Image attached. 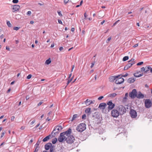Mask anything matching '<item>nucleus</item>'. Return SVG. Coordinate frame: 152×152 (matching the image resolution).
Wrapping results in <instances>:
<instances>
[{
  "instance_id": "6ab92c4d",
  "label": "nucleus",
  "mask_w": 152,
  "mask_h": 152,
  "mask_svg": "<svg viewBox=\"0 0 152 152\" xmlns=\"http://www.w3.org/2000/svg\"><path fill=\"white\" fill-rule=\"evenodd\" d=\"M136 97L139 99H142L144 97V95L139 91L138 92V94H137Z\"/></svg>"
},
{
  "instance_id": "49530a36",
  "label": "nucleus",
  "mask_w": 152,
  "mask_h": 152,
  "mask_svg": "<svg viewBox=\"0 0 152 152\" xmlns=\"http://www.w3.org/2000/svg\"><path fill=\"white\" fill-rule=\"evenodd\" d=\"M103 98V96H100L99 97H98V100H101Z\"/></svg>"
},
{
  "instance_id": "3c124183",
  "label": "nucleus",
  "mask_w": 152,
  "mask_h": 152,
  "mask_svg": "<svg viewBox=\"0 0 152 152\" xmlns=\"http://www.w3.org/2000/svg\"><path fill=\"white\" fill-rule=\"evenodd\" d=\"M84 17H85V19H86V17H87V15L86 14V13L85 12L84 13Z\"/></svg>"
},
{
  "instance_id": "c85d7f7f",
  "label": "nucleus",
  "mask_w": 152,
  "mask_h": 152,
  "mask_svg": "<svg viewBox=\"0 0 152 152\" xmlns=\"http://www.w3.org/2000/svg\"><path fill=\"white\" fill-rule=\"evenodd\" d=\"M57 141V139L56 138H55L52 140V143L53 144H55Z\"/></svg>"
},
{
  "instance_id": "473e14b6",
  "label": "nucleus",
  "mask_w": 152,
  "mask_h": 152,
  "mask_svg": "<svg viewBox=\"0 0 152 152\" xmlns=\"http://www.w3.org/2000/svg\"><path fill=\"white\" fill-rule=\"evenodd\" d=\"M7 24L9 27H11L12 26V24L10 23V21H7Z\"/></svg>"
},
{
  "instance_id": "c756f323",
  "label": "nucleus",
  "mask_w": 152,
  "mask_h": 152,
  "mask_svg": "<svg viewBox=\"0 0 152 152\" xmlns=\"http://www.w3.org/2000/svg\"><path fill=\"white\" fill-rule=\"evenodd\" d=\"M78 116L77 114H75L74 115H73V117H72L71 121H72L74 120H75V119L76 118H77Z\"/></svg>"
},
{
  "instance_id": "f03ea898",
  "label": "nucleus",
  "mask_w": 152,
  "mask_h": 152,
  "mask_svg": "<svg viewBox=\"0 0 152 152\" xmlns=\"http://www.w3.org/2000/svg\"><path fill=\"white\" fill-rule=\"evenodd\" d=\"M116 108L118 110L119 115H122L126 112V109L123 105H120L118 106Z\"/></svg>"
},
{
  "instance_id": "0e129e2a",
  "label": "nucleus",
  "mask_w": 152,
  "mask_h": 152,
  "mask_svg": "<svg viewBox=\"0 0 152 152\" xmlns=\"http://www.w3.org/2000/svg\"><path fill=\"white\" fill-rule=\"evenodd\" d=\"M54 44L53 43V44H52L51 45V46L50 47L51 48H53L54 47Z\"/></svg>"
},
{
  "instance_id": "4c0bfd02",
  "label": "nucleus",
  "mask_w": 152,
  "mask_h": 152,
  "mask_svg": "<svg viewBox=\"0 0 152 152\" xmlns=\"http://www.w3.org/2000/svg\"><path fill=\"white\" fill-rule=\"evenodd\" d=\"M57 12L58 14V15L60 16L61 17L62 16V14L61 13V12L60 11H58Z\"/></svg>"
},
{
  "instance_id": "13d9d810",
  "label": "nucleus",
  "mask_w": 152,
  "mask_h": 152,
  "mask_svg": "<svg viewBox=\"0 0 152 152\" xmlns=\"http://www.w3.org/2000/svg\"><path fill=\"white\" fill-rule=\"evenodd\" d=\"M74 67H75V65H72V66L71 70V72H72L73 69L74 68Z\"/></svg>"
},
{
  "instance_id": "0eeeda50",
  "label": "nucleus",
  "mask_w": 152,
  "mask_h": 152,
  "mask_svg": "<svg viewBox=\"0 0 152 152\" xmlns=\"http://www.w3.org/2000/svg\"><path fill=\"white\" fill-rule=\"evenodd\" d=\"M72 132V130L71 129L69 128L68 130L65 132H63L61 133V136L66 135L67 137L71 135L70 134Z\"/></svg>"
},
{
  "instance_id": "37998d69",
  "label": "nucleus",
  "mask_w": 152,
  "mask_h": 152,
  "mask_svg": "<svg viewBox=\"0 0 152 152\" xmlns=\"http://www.w3.org/2000/svg\"><path fill=\"white\" fill-rule=\"evenodd\" d=\"M86 115L85 114H84L82 116V119L84 120L86 119Z\"/></svg>"
},
{
  "instance_id": "774afa93",
  "label": "nucleus",
  "mask_w": 152,
  "mask_h": 152,
  "mask_svg": "<svg viewBox=\"0 0 152 152\" xmlns=\"http://www.w3.org/2000/svg\"><path fill=\"white\" fill-rule=\"evenodd\" d=\"M63 49V47H60L59 48V50L60 51H61Z\"/></svg>"
},
{
  "instance_id": "e433bc0d",
  "label": "nucleus",
  "mask_w": 152,
  "mask_h": 152,
  "mask_svg": "<svg viewBox=\"0 0 152 152\" xmlns=\"http://www.w3.org/2000/svg\"><path fill=\"white\" fill-rule=\"evenodd\" d=\"M145 67L144 68V67H142L141 68V72H145Z\"/></svg>"
},
{
  "instance_id": "f8f14e48",
  "label": "nucleus",
  "mask_w": 152,
  "mask_h": 152,
  "mask_svg": "<svg viewBox=\"0 0 152 152\" xmlns=\"http://www.w3.org/2000/svg\"><path fill=\"white\" fill-rule=\"evenodd\" d=\"M135 63V61L126 64L124 67V70H126L130 67L132 66Z\"/></svg>"
},
{
  "instance_id": "ea45409f",
  "label": "nucleus",
  "mask_w": 152,
  "mask_h": 152,
  "mask_svg": "<svg viewBox=\"0 0 152 152\" xmlns=\"http://www.w3.org/2000/svg\"><path fill=\"white\" fill-rule=\"evenodd\" d=\"M32 77V75L31 74L29 75L26 77V78L28 79H30Z\"/></svg>"
},
{
  "instance_id": "412c9836",
  "label": "nucleus",
  "mask_w": 152,
  "mask_h": 152,
  "mask_svg": "<svg viewBox=\"0 0 152 152\" xmlns=\"http://www.w3.org/2000/svg\"><path fill=\"white\" fill-rule=\"evenodd\" d=\"M135 79L134 78H130L128 79L127 82L129 83H133L135 81Z\"/></svg>"
},
{
  "instance_id": "423d86ee",
  "label": "nucleus",
  "mask_w": 152,
  "mask_h": 152,
  "mask_svg": "<svg viewBox=\"0 0 152 152\" xmlns=\"http://www.w3.org/2000/svg\"><path fill=\"white\" fill-rule=\"evenodd\" d=\"M137 92L136 89L132 90V91L129 93V96L132 99H134L136 97Z\"/></svg>"
},
{
  "instance_id": "79ce46f5",
  "label": "nucleus",
  "mask_w": 152,
  "mask_h": 152,
  "mask_svg": "<svg viewBox=\"0 0 152 152\" xmlns=\"http://www.w3.org/2000/svg\"><path fill=\"white\" fill-rule=\"evenodd\" d=\"M31 11H29L27 12L26 14L28 16H30L31 14Z\"/></svg>"
},
{
  "instance_id": "72a5a7b5",
  "label": "nucleus",
  "mask_w": 152,
  "mask_h": 152,
  "mask_svg": "<svg viewBox=\"0 0 152 152\" xmlns=\"http://www.w3.org/2000/svg\"><path fill=\"white\" fill-rule=\"evenodd\" d=\"M120 75H120V76H121L122 77H125L127 76H128L129 75V74L128 73H126L124 75H122V74H121Z\"/></svg>"
},
{
  "instance_id": "2f4dec72",
  "label": "nucleus",
  "mask_w": 152,
  "mask_h": 152,
  "mask_svg": "<svg viewBox=\"0 0 152 152\" xmlns=\"http://www.w3.org/2000/svg\"><path fill=\"white\" fill-rule=\"evenodd\" d=\"M35 149L34 152H37L38 151L39 147V146H35Z\"/></svg>"
},
{
  "instance_id": "39448f33",
  "label": "nucleus",
  "mask_w": 152,
  "mask_h": 152,
  "mask_svg": "<svg viewBox=\"0 0 152 152\" xmlns=\"http://www.w3.org/2000/svg\"><path fill=\"white\" fill-rule=\"evenodd\" d=\"M111 114L112 116L114 118H117L120 115L116 107L112 110Z\"/></svg>"
},
{
  "instance_id": "09e8293b",
  "label": "nucleus",
  "mask_w": 152,
  "mask_h": 152,
  "mask_svg": "<svg viewBox=\"0 0 152 152\" xmlns=\"http://www.w3.org/2000/svg\"><path fill=\"white\" fill-rule=\"evenodd\" d=\"M69 0H64V3L66 4L69 1Z\"/></svg>"
},
{
  "instance_id": "bb28decb",
  "label": "nucleus",
  "mask_w": 152,
  "mask_h": 152,
  "mask_svg": "<svg viewBox=\"0 0 152 152\" xmlns=\"http://www.w3.org/2000/svg\"><path fill=\"white\" fill-rule=\"evenodd\" d=\"M55 146L52 145L51 146L50 148V152H52L55 150Z\"/></svg>"
},
{
  "instance_id": "69168bd1",
  "label": "nucleus",
  "mask_w": 152,
  "mask_h": 152,
  "mask_svg": "<svg viewBox=\"0 0 152 152\" xmlns=\"http://www.w3.org/2000/svg\"><path fill=\"white\" fill-rule=\"evenodd\" d=\"M29 99V97L28 96H27L26 97V100H28Z\"/></svg>"
},
{
  "instance_id": "cd10ccee",
  "label": "nucleus",
  "mask_w": 152,
  "mask_h": 152,
  "mask_svg": "<svg viewBox=\"0 0 152 152\" xmlns=\"http://www.w3.org/2000/svg\"><path fill=\"white\" fill-rule=\"evenodd\" d=\"M51 62V61L50 58L47 60L45 62V63L48 65Z\"/></svg>"
},
{
  "instance_id": "de8ad7c7",
  "label": "nucleus",
  "mask_w": 152,
  "mask_h": 152,
  "mask_svg": "<svg viewBox=\"0 0 152 152\" xmlns=\"http://www.w3.org/2000/svg\"><path fill=\"white\" fill-rule=\"evenodd\" d=\"M111 37H110L108 38L107 39V40L106 41V42L107 43H108L111 39Z\"/></svg>"
},
{
  "instance_id": "9b49d317",
  "label": "nucleus",
  "mask_w": 152,
  "mask_h": 152,
  "mask_svg": "<svg viewBox=\"0 0 152 152\" xmlns=\"http://www.w3.org/2000/svg\"><path fill=\"white\" fill-rule=\"evenodd\" d=\"M124 79L122 77H119L116 79L115 83L117 84H121L124 82Z\"/></svg>"
},
{
  "instance_id": "6e6d98bb",
  "label": "nucleus",
  "mask_w": 152,
  "mask_h": 152,
  "mask_svg": "<svg viewBox=\"0 0 152 152\" xmlns=\"http://www.w3.org/2000/svg\"><path fill=\"white\" fill-rule=\"evenodd\" d=\"M35 122V120H34L32 122H31V125H32L33 124H34Z\"/></svg>"
},
{
  "instance_id": "dca6fc26",
  "label": "nucleus",
  "mask_w": 152,
  "mask_h": 152,
  "mask_svg": "<svg viewBox=\"0 0 152 152\" xmlns=\"http://www.w3.org/2000/svg\"><path fill=\"white\" fill-rule=\"evenodd\" d=\"M106 106V104L105 103H102L99 104V108L101 109L104 110L105 109Z\"/></svg>"
},
{
  "instance_id": "5701e85b",
  "label": "nucleus",
  "mask_w": 152,
  "mask_h": 152,
  "mask_svg": "<svg viewBox=\"0 0 152 152\" xmlns=\"http://www.w3.org/2000/svg\"><path fill=\"white\" fill-rule=\"evenodd\" d=\"M117 95V94H116V93H113L112 94H109L107 96L108 97H110L111 98H113L115 97Z\"/></svg>"
},
{
  "instance_id": "052dcab7",
  "label": "nucleus",
  "mask_w": 152,
  "mask_h": 152,
  "mask_svg": "<svg viewBox=\"0 0 152 152\" xmlns=\"http://www.w3.org/2000/svg\"><path fill=\"white\" fill-rule=\"evenodd\" d=\"M33 139H31V140H30V141H29V144L30 143H31L32 142H33Z\"/></svg>"
},
{
  "instance_id": "b1692460",
  "label": "nucleus",
  "mask_w": 152,
  "mask_h": 152,
  "mask_svg": "<svg viewBox=\"0 0 152 152\" xmlns=\"http://www.w3.org/2000/svg\"><path fill=\"white\" fill-rule=\"evenodd\" d=\"M147 70H146L145 72L147 73L149 70H150V72L152 73V68H151L150 66H146L145 68H147Z\"/></svg>"
},
{
  "instance_id": "1a4fd4ad",
  "label": "nucleus",
  "mask_w": 152,
  "mask_h": 152,
  "mask_svg": "<svg viewBox=\"0 0 152 152\" xmlns=\"http://www.w3.org/2000/svg\"><path fill=\"white\" fill-rule=\"evenodd\" d=\"M107 104L108 105V109L109 110L113 109L115 106V104L113 103L111 101H109L107 102Z\"/></svg>"
},
{
  "instance_id": "a878e982",
  "label": "nucleus",
  "mask_w": 152,
  "mask_h": 152,
  "mask_svg": "<svg viewBox=\"0 0 152 152\" xmlns=\"http://www.w3.org/2000/svg\"><path fill=\"white\" fill-rule=\"evenodd\" d=\"M128 96V93H126L125 94V97L123 99V101L126 102L127 99V97Z\"/></svg>"
},
{
  "instance_id": "e2e57ef3",
  "label": "nucleus",
  "mask_w": 152,
  "mask_h": 152,
  "mask_svg": "<svg viewBox=\"0 0 152 152\" xmlns=\"http://www.w3.org/2000/svg\"><path fill=\"white\" fill-rule=\"evenodd\" d=\"M40 125V123L38 124L35 127V128H37V127H38Z\"/></svg>"
},
{
  "instance_id": "4468645a",
  "label": "nucleus",
  "mask_w": 152,
  "mask_h": 152,
  "mask_svg": "<svg viewBox=\"0 0 152 152\" xmlns=\"http://www.w3.org/2000/svg\"><path fill=\"white\" fill-rule=\"evenodd\" d=\"M66 137L65 135L61 136L60 134V136L58 137V140L60 142H62L64 140H65Z\"/></svg>"
},
{
  "instance_id": "680f3d73",
  "label": "nucleus",
  "mask_w": 152,
  "mask_h": 152,
  "mask_svg": "<svg viewBox=\"0 0 152 152\" xmlns=\"http://www.w3.org/2000/svg\"><path fill=\"white\" fill-rule=\"evenodd\" d=\"M6 50H10V49L9 48V47H8L7 46H6Z\"/></svg>"
},
{
  "instance_id": "603ef678",
  "label": "nucleus",
  "mask_w": 152,
  "mask_h": 152,
  "mask_svg": "<svg viewBox=\"0 0 152 152\" xmlns=\"http://www.w3.org/2000/svg\"><path fill=\"white\" fill-rule=\"evenodd\" d=\"M15 118V117L14 116H12L11 118V120L12 121H14V119Z\"/></svg>"
},
{
  "instance_id": "aec40b11",
  "label": "nucleus",
  "mask_w": 152,
  "mask_h": 152,
  "mask_svg": "<svg viewBox=\"0 0 152 152\" xmlns=\"http://www.w3.org/2000/svg\"><path fill=\"white\" fill-rule=\"evenodd\" d=\"M51 134H49L48 136H46L42 140V141L43 142H45L48 140H49L52 137H51Z\"/></svg>"
},
{
  "instance_id": "393cba45",
  "label": "nucleus",
  "mask_w": 152,
  "mask_h": 152,
  "mask_svg": "<svg viewBox=\"0 0 152 152\" xmlns=\"http://www.w3.org/2000/svg\"><path fill=\"white\" fill-rule=\"evenodd\" d=\"M138 73H139L138 72L134 73V76L135 77H140L142 76V75H143V74H139Z\"/></svg>"
},
{
  "instance_id": "4d7b16f0",
  "label": "nucleus",
  "mask_w": 152,
  "mask_h": 152,
  "mask_svg": "<svg viewBox=\"0 0 152 152\" xmlns=\"http://www.w3.org/2000/svg\"><path fill=\"white\" fill-rule=\"evenodd\" d=\"M5 132H3L2 133L1 136V138H2L4 135Z\"/></svg>"
},
{
  "instance_id": "ddd939ff",
  "label": "nucleus",
  "mask_w": 152,
  "mask_h": 152,
  "mask_svg": "<svg viewBox=\"0 0 152 152\" xmlns=\"http://www.w3.org/2000/svg\"><path fill=\"white\" fill-rule=\"evenodd\" d=\"M121 75H118L117 76H112L109 78V80L110 82H113L115 80L120 77Z\"/></svg>"
},
{
  "instance_id": "a211bd4d",
  "label": "nucleus",
  "mask_w": 152,
  "mask_h": 152,
  "mask_svg": "<svg viewBox=\"0 0 152 152\" xmlns=\"http://www.w3.org/2000/svg\"><path fill=\"white\" fill-rule=\"evenodd\" d=\"M52 144L51 143L49 142L47 143L45 145V149L46 150H48L50 148Z\"/></svg>"
},
{
  "instance_id": "8fccbe9b",
  "label": "nucleus",
  "mask_w": 152,
  "mask_h": 152,
  "mask_svg": "<svg viewBox=\"0 0 152 152\" xmlns=\"http://www.w3.org/2000/svg\"><path fill=\"white\" fill-rule=\"evenodd\" d=\"M58 22L60 24H62L63 23H62V21H61V20H59V19H58Z\"/></svg>"
},
{
  "instance_id": "5fc2aeb1",
  "label": "nucleus",
  "mask_w": 152,
  "mask_h": 152,
  "mask_svg": "<svg viewBox=\"0 0 152 152\" xmlns=\"http://www.w3.org/2000/svg\"><path fill=\"white\" fill-rule=\"evenodd\" d=\"M42 102H39L37 104V106H40V105H41L42 104Z\"/></svg>"
},
{
  "instance_id": "c9c22d12",
  "label": "nucleus",
  "mask_w": 152,
  "mask_h": 152,
  "mask_svg": "<svg viewBox=\"0 0 152 152\" xmlns=\"http://www.w3.org/2000/svg\"><path fill=\"white\" fill-rule=\"evenodd\" d=\"M41 142V141H39V140L36 143V144L35 145V146H39V144H40Z\"/></svg>"
},
{
  "instance_id": "6e6552de",
  "label": "nucleus",
  "mask_w": 152,
  "mask_h": 152,
  "mask_svg": "<svg viewBox=\"0 0 152 152\" xmlns=\"http://www.w3.org/2000/svg\"><path fill=\"white\" fill-rule=\"evenodd\" d=\"M145 104L146 108H149L151 106V102L150 99H146L145 101Z\"/></svg>"
},
{
  "instance_id": "20e7f679",
  "label": "nucleus",
  "mask_w": 152,
  "mask_h": 152,
  "mask_svg": "<svg viewBox=\"0 0 152 152\" xmlns=\"http://www.w3.org/2000/svg\"><path fill=\"white\" fill-rule=\"evenodd\" d=\"M75 140L74 137L73 135H70L66 137L65 140L66 142L69 144L72 143Z\"/></svg>"
},
{
  "instance_id": "7ed1b4c3",
  "label": "nucleus",
  "mask_w": 152,
  "mask_h": 152,
  "mask_svg": "<svg viewBox=\"0 0 152 152\" xmlns=\"http://www.w3.org/2000/svg\"><path fill=\"white\" fill-rule=\"evenodd\" d=\"M86 129V124L85 123H81L76 127V130L80 132H82Z\"/></svg>"
},
{
  "instance_id": "7c9ffc66",
  "label": "nucleus",
  "mask_w": 152,
  "mask_h": 152,
  "mask_svg": "<svg viewBox=\"0 0 152 152\" xmlns=\"http://www.w3.org/2000/svg\"><path fill=\"white\" fill-rule=\"evenodd\" d=\"M129 57L128 56H125L124 57L123 59V61H125L129 59Z\"/></svg>"
},
{
  "instance_id": "338daca9",
  "label": "nucleus",
  "mask_w": 152,
  "mask_h": 152,
  "mask_svg": "<svg viewBox=\"0 0 152 152\" xmlns=\"http://www.w3.org/2000/svg\"><path fill=\"white\" fill-rule=\"evenodd\" d=\"M75 30V28H71V31L72 32H74Z\"/></svg>"
},
{
  "instance_id": "864d4df0",
  "label": "nucleus",
  "mask_w": 152,
  "mask_h": 152,
  "mask_svg": "<svg viewBox=\"0 0 152 152\" xmlns=\"http://www.w3.org/2000/svg\"><path fill=\"white\" fill-rule=\"evenodd\" d=\"M134 58H132L130 60H129V62H133L134 61Z\"/></svg>"
},
{
  "instance_id": "c03bdc74",
  "label": "nucleus",
  "mask_w": 152,
  "mask_h": 152,
  "mask_svg": "<svg viewBox=\"0 0 152 152\" xmlns=\"http://www.w3.org/2000/svg\"><path fill=\"white\" fill-rule=\"evenodd\" d=\"M18 2V0H13L12 2L14 3H17Z\"/></svg>"
},
{
  "instance_id": "f257e3e1",
  "label": "nucleus",
  "mask_w": 152,
  "mask_h": 152,
  "mask_svg": "<svg viewBox=\"0 0 152 152\" xmlns=\"http://www.w3.org/2000/svg\"><path fill=\"white\" fill-rule=\"evenodd\" d=\"M62 129V126H55L51 133V134H52L53 133H54V135H52V137H54L56 135L58 134Z\"/></svg>"
},
{
  "instance_id": "f3484780",
  "label": "nucleus",
  "mask_w": 152,
  "mask_h": 152,
  "mask_svg": "<svg viewBox=\"0 0 152 152\" xmlns=\"http://www.w3.org/2000/svg\"><path fill=\"white\" fill-rule=\"evenodd\" d=\"M84 102L86 104V106H88L91 104L94 103V102H93V101L91 100H89L88 99H86L85 101Z\"/></svg>"
},
{
  "instance_id": "58836bf2",
  "label": "nucleus",
  "mask_w": 152,
  "mask_h": 152,
  "mask_svg": "<svg viewBox=\"0 0 152 152\" xmlns=\"http://www.w3.org/2000/svg\"><path fill=\"white\" fill-rule=\"evenodd\" d=\"M143 64V61L137 63V66H140Z\"/></svg>"
},
{
  "instance_id": "a19ab883",
  "label": "nucleus",
  "mask_w": 152,
  "mask_h": 152,
  "mask_svg": "<svg viewBox=\"0 0 152 152\" xmlns=\"http://www.w3.org/2000/svg\"><path fill=\"white\" fill-rule=\"evenodd\" d=\"M19 28H20V27L15 26V27H14V28H13V29L14 30L17 31L19 29Z\"/></svg>"
},
{
  "instance_id": "bf43d9fd",
  "label": "nucleus",
  "mask_w": 152,
  "mask_h": 152,
  "mask_svg": "<svg viewBox=\"0 0 152 152\" xmlns=\"http://www.w3.org/2000/svg\"><path fill=\"white\" fill-rule=\"evenodd\" d=\"M138 44H137V43L136 44H135V45H134V46H133V47L134 48H136L138 46Z\"/></svg>"
},
{
  "instance_id": "4be33fe9",
  "label": "nucleus",
  "mask_w": 152,
  "mask_h": 152,
  "mask_svg": "<svg viewBox=\"0 0 152 152\" xmlns=\"http://www.w3.org/2000/svg\"><path fill=\"white\" fill-rule=\"evenodd\" d=\"M91 109L90 108H86L85 110V112L86 113H88V115L90 114L91 111Z\"/></svg>"
},
{
  "instance_id": "f704fd0d",
  "label": "nucleus",
  "mask_w": 152,
  "mask_h": 152,
  "mask_svg": "<svg viewBox=\"0 0 152 152\" xmlns=\"http://www.w3.org/2000/svg\"><path fill=\"white\" fill-rule=\"evenodd\" d=\"M73 76L71 78L69 79L67 82V85H68L72 80L73 78Z\"/></svg>"
},
{
  "instance_id": "9d476101",
  "label": "nucleus",
  "mask_w": 152,
  "mask_h": 152,
  "mask_svg": "<svg viewBox=\"0 0 152 152\" xmlns=\"http://www.w3.org/2000/svg\"><path fill=\"white\" fill-rule=\"evenodd\" d=\"M129 113L131 117L132 118H134L137 116V112L133 109H131Z\"/></svg>"
},
{
  "instance_id": "a18cd8bd",
  "label": "nucleus",
  "mask_w": 152,
  "mask_h": 152,
  "mask_svg": "<svg viewBox=\"0 0 152 152\" xmlns=\"http://www.w3.org/2000/svg\"><path fill=\"white\" fill-rule=\"evenodd\" d=\"M95 63V62L94 61V62H92L91 63V66H90L91 68H92L94 66V65Z\"/></svg>"
},
{
  "instance_id": "2eb2a0df",
  "label": "nucleus",
  "mask_w": 152,
  "mask_h": 152,
  "mask_svg": "<svg viewBox=\"0 0 152 152\" xmlns=\"http://www.w3.org/2000/svg\"><path fill=\"white\" fill-rule=\"evenodd\" d=\"M20 6L18 5H15L13 6L12 9L13 10V12H15L18 10L20 8Z\"/></svg>"
}]
</instances>
